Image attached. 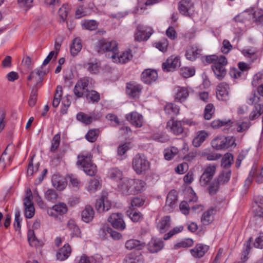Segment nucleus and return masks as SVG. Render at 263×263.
<instances>
[{
	"instance_id": "1",
	"label": "nucleus",
	"mask_w": 263,
	"mask_h": 263,
	"mask_svg": "<svg viewBox=\"0 0 263 263\" xmlns=\"http://www.w3.org/2000/svg\"><path fill=\"white\" fill-rule=\"evenodd\" d=\"M145 182L139 179H124L118 185L119 191L125 195L135 194L144 190Z\"/></svg>"
},
{
	"instance_id": "2",
	"label": "nucleus",
	"mask_w": 263,
	"mask_h": 263,
	"mask_svg": "<svg viewBox=\"0 0 263 263\" xmlns=\"http://www.w3.org/2000/svg\"><path fill=\"white\" fill-rule=\"evenodd\" d=\"M206 61L210 64H213L212 69L217 79L222 80L226 74L227 71L225 66L228 61L224 56L218 57L216 55H210L206 57Z\"/></svg>"
},
{
	"instance_id": "3",
	"label": "nucleus",
	"mask_w": 263,
	"mask_h": 263,
	"mask_svg": "<svg viewBox=\"0 0 263 263\" xmlns=\"http://www.w3.org/2000/svg\"><path fill=\"white\" fill-rule=\"evenodd\" d=\"M77 165L80 167L86 174L93 176L97 171V166L92 162V155L90 153L82 154L78 156Z\"/></svg>"
},
{
	"instance_id": "4",
	"label": "nucleus",
	"mask_w": 263,
	"mask_h": 263,
	"mask_svg": "<svg viewBox=\"0 0 263 263\" xmlns=\"http://www.w3.org/2000/svg\"><path fill=\"white\" fill-rule=\"evenodd\" d=\"M247 103L254 105V108L250 114L249 119L254 120L258 118L263 113V104L260 103V98L253 91L249 97Z\"/></svg>"
},
{
	"instance_id": "5",
	"label": "nucleus",
	"mask_w": 263,
	"mask_h": 263,
	"mask_svg": "<svg viewBox=\"0 0 263 263\" xmlns=\"http://www.w3.org/2000/svg\"><path fill=\"white\" fill-rule=\"evenodd\" d=\"M96 47L99 52L106 51V55L110 58L115 56V52L118 50V44L116 41L101 39L98 41Z\"/></svg>"
},
{
	"instance_id": "6",
	"label": "nucleus",
	"mask_w": 263,
	"mask_h": 263,
	"mask_svg": "<svg viewBox=\"0 0 263 263\" xmlns=\"http://www.w3.org/2000/svg\"><path fill=\"white\" fill-rule=\"evenodd\" d=\"M133 167L137 173L140 174L149 168V163L144 155L138 154L133 158Z\"/></svg>"
},
{
	"instance_id": "7",
	"label": "nucleus",
	"mask_w": 263,
	"mask_h": 263,
	"mask_svg": "<svg viewBox=\"0 0 263 263\" xmlns=\"http://www.w3.org/2000/svg\"><path fill=\"white\" fill-rule=\"evenodd\" d=\"M91 80V79L89 78L84 77L77 82L73 89V92L77 97H82L84 92L87 93Z\"/></svg>"
},
{
	"instance_id": "8",
	"label": "nucleus",
	"mask_w": 263,
	"mask_h": 263,
	"mask_svg": "<svg viewBox=\"0 0 263 263\" xmlns=\"http://www.w3.org/2000/svg\"><path fill=\"white\" fill-rule=\"evenodd\" d=\"M137 30L135 34V40L138 42L147 41L153 33L152 28L141 25H138L137 26Z\"/></svg>"
},
{
	"instance_id": "9",
	"label": "nucleus",
	"mask_w": 263,
	"mask_h": 263,
	"mask_svg": "<svg viewBox=\"0 0 263 263\" xmlns=\"http://www.w3.org/2000/svg\"><path fill=\"white\" fill-rule=\"evenodd\" d=\"M108 221L114 228L118 230L122 231L126 227L125 223L123 219V215L121 213H112L108 218Z\"/></svg>"
},
{
	"instance_id": "10",
	"label": "nucleus",
	"mask_w": 263,
	"mask_h": 263,
	"mask_svg": "<svg viewBox=\"0 0 263 263\" xmlns=\"http://www.w3.org/2000/svg\"><path fill=\"white\" fill-rule=\"evenodd\" d=\"M32 195L30 189L27 192V196L24 199V205L25 208V215L27 218H31L34 215L35 209L32 202Z\"/></svg>"
},
{
	"instance_id": "11",
	"label": "nucleus",
	"mask_w": 263,
	"mask_h": 263,
	"mask_svg": "<svg viewBox=\"0 0 263 263\" xmlns=\"http://www.w3.org/2000/svg\"><path fill=\"white\" fill-rule=\"evenodd\" d=\"M167 129L175 135H179L183 133L184 128L182 126V121L172 118L167 121L166 124Z\"/></svg>"
},
{
	"instance_id": "12",
	"label": "nucleus",
	"mask_w": 263,
	"mask_h": 263,
	"mask_svg": "<svg viewBox=\"0 0 263 263\" xmlns=\"http://www.w3.org/2000/svg\"><path fill=\"white\" fill-rule=\"evenodd\" d=\"M216 166L209 165L204 170L200 178V184L202 186L206 185L212 179L216 172Z\"/></svg>"
},
{
	"instance_id": "13",
	"label": "nucleus",
	"mask_w": 263,
	"mask_h": 263,
	"mask_svg": "<svg viewBox=\"0 0 263 263\" xmlns=\"http://www.w3.org/2000/svg\"><path fill=\"white\" fill-rule=\"evenodd\" d=\"M180 66V59L178 57L171 56L162 64V68L164 71L170 72L175 70Z\"/></svg>"
},
{
	"instance_id": "14",
	"label": "nucleus",
	"mask_w": 263,
	"mask_h": 263,
	"mask_svg": "<svg viewBox=\"0 0 263 263\" xmlns=\"http://www.w3.org/2000/svg\"><path fill=\"white\" fill-rule=\"evenodd\" d=\"M179 10L183 15L190 16L194 12V5L192 0H181L179 4Z\"/></svg>"
},
{
	"instance_id": "15",
	"label": "nucleus",
	"mask_w": 263,
	"mask_h": 263,
	"mask_svg": "<svg viewBox=\"0 0 263 263\" xmlns=\"http://www.w3.org/2000/svg\"><path fill=\"white\" fill-rule=\"evenodd\" d=\"M133 58L130 51H124L121 54H119V50L115 52V56L111 57L112 61L115 63L124 64L128 62Z\"/></svg>"
},
{
	"instance_id": "16",
	"label": "nucleus",
	"mask_w": 263,
	"mask_h": 263,
	"mask_svg": "<svg viewBox=\"0 0 263 263\" xmlns=\"http://www.w3.org/2000/svg\"><path fill=\"white\" fill-rule=\"evenodd\" d=\"M158 78L157 71L153 69L145 70L141 74V80L145 84H150Z\"/></svg>"
},
{
	"instance_id": "17",
	"label": "nucleus",
	"mask_w": 263,
	"mask_h": 263,
	"mask_svg": "<svg viewBox=\"0 0 263 263\" xmlns=\"http://www.w3.org/2000/svg\"><path fill=\"white\" fill-rule=\"evenodd\" d=\"M67 211V207L65 203L60 202L54 206L51 209L48 210V214L52 217H58V215H63Z\"/></svg>"
},
{
	"instance_id": "18",
	"label": "nucleus",
	"mask_w": 263,
	"mask_h": 263,
	"mask_svg": "<svg viewBox=\"0 0 263 263\" xmlns=\"http://www.w3.org/2000/svg\"><path fill=\"white\" fill-rule=\"evenodd\" d=\"M126 119L132 124L137 127H140L143 124V117L136 111L132 112L126 115Z\"/></svg>"
},
{
	"instance_id": "19",
	"label": "nucleus",
	"mask_w": 263,
	"mask_h": 263,
	"mask_svg": "<svg viewBox=\"0 0 263 263\" xmlns=\"http://www.w3.org/2000/svg\"><path fill=\"white\" fill-rule=\"evenodd\" d=\"M174 91V99L176 102L182 103L186 100L189 96V91L185 87L177 86Z\"/></svg>"
},
{
	"instance_id": "20",
	"label": "nucleus",
	"mask_w": 263,
	"mask_h": 263,
	"mask_svg": "<svg viewBox=\"0 0 263 263\" xmlns=\"http://www.w3.org/2000/svg\"><path fill=\"white\" fill-rule=\"evenodd\" d=\"M110 202L108 200L107 198L103 195L96 201V208L98 212L101 213L107 211L110 208Z\"/></svg>"
},
{
	"instance_id": "21",
	"label": "nucleus",
	"mask_w": 263,
	"mask_h": 263,
	"mask_svg": "<svg viewBox=\"0 0 263 263\" xmlns=\"http://www.w3.org/2000/svg\"><path fill=\"white\" fill-rule=\"evenodd\" d=\"M164 247V242L160 239H152L147 245V249L152 253H157Z\"/></svg>"
},
{
	"instance_id": "22",
	"label": "nucleus",
	"mask_w": 263,
	"mask_h": 263,
	"mask_svg": "<svg viewBox=\"0 0 263 263\" xmlns=\"http://www.w3.org/2000/svg\"><path fill=\"white\" fill-rule=\"evenodd\" d=\"M209 249L208 246L199 243L194 248L191 249L190 252L194 257L200 258L202 257Z\"/></svg>"
},
{
	"instance_id": "23",
	"label": "nucleus",
	"mask_w": 263,
	"mask_h": 263,
	"mask_svg": "<svg viewBox=\"0 0 263 263\" xmlns=\"http://www.w3.org/2000/svg\"><path fill=\"white\" fill-rule=\"evenodd\" d=\"M141 86L136 83H128L126 86L127 94L132 98L138 97L141 91Z\"/></svg>"
},
{
	"instance_id": "24",
	"label": "nucleus",
	"mask_w": 263,
	"mask_h": 263,
	"mask_svg": "<svg viewBox=\"0 0 263 263\" xmlns=\"http://www.w3.org/2000/svg\"><path fill=\"white\" fill-rule=\"evenodd\" d=\"M177 200V196L174 190L171 191L167 194L165 209L166 210L171 212L173 211Z\"/></svg>"
},
{
	"instance_id": "25",
	"label": "nucleus",
	"mask_w": 263,
	"mask_h": 263,
	"mask_svg": "<svg viewBox=\"0 0 263 263\" xmlns=\"http://www.w3.org/2000/svg\"><path fill=\"white\" fill-rule=\"evenodd\" d=\"M227 138L224 136H219L212 141L211 144L213 147L217 149H221L227 147Z\"/></svg>"
},
{
	"instance_id": "26",
	"label": "nucleus",
	"mask_w": 263,
	"mask_h": 263,
	"mask_svg": "<svg viewBox=\"0 0 263 263\" xmlns=\"http://www.w3.org/2000/svg\"><path fill=\"white\" fill-rule=\"evenodd\" d=\"M95 212L90 205H86L85 209L82 211V219L85 222L88 223L93 219Z\"/></svg>"
},
{
	"instance_id": "27",
	"label": "nucleus",
	"mask_w": 263,
	"mask_h": 263,
	"mask_svg": "<svg viewBox=\"0 0 263 263\" xmlns=\"http://www.w3.org/2000/svg\"><path fill=\"white\" fill-rule=\"evenodd\" d=\"M71 254V248L68 243H66L57 253V259L63 261L66 260Z\"/></svg>"
},
{
	"instance_id": "28",
	"label": "nucleus",
	"mask_w": 263,
	"mask_h": 263,
	"mask_svg": "<svg viewBox=\"0 0 263 263\" xmlns=\"http://www.w3.org/2000/svg\"><path fill=\"white\" fill-rule=\"evenodd\" d=\"M192 195L193 196L192 199H189V201H183L180 204V210L185 215L189 214V210L191 207V203L193 202H196L197 201L198 198L195 194L192 193Z\"/></svg>"
},
{
	"instance_id": "29",
	"label": "nucleus",
	"mask_w": 263,
	"mask_h": 263,
	"mask_svg": "<svg viewBox=\"0 0 263 263\" xmlns=\"http://www.w3.org/2000/svg\"><path fill=\"white\" fill-rule=\"evenodd\" d=\"M201 50L197 48V46H190L186 51V58L191 60L194 61L200 54Z\"/></svg>"
},
{
	"instance_id": "30",
	"label": "nucleus",
	"mask_w": 263,
	"mask_h": 263,
	"mask_svg": "<svg viewBox=\"0 0 263 263\" xmlns=\"http://www.w3.org/2000/svg\"><path fill=\"white\" fill-rule=\"evenodd\" d=\"M171 226V217L169 216L163 217L157 224V228L161 233H164Z\"/></svg>"
},
{
	"instance_id": "31",
	"label": "nucleus",
	"mask_w": 263,
	"mask_h": 263,
	"mask_svg": "<svg viewBox=\"0 0 263 263\" xmlns=\"http://www.w3.org/2000/svg\"><path fill=\"white\" fill-rule=\"evenodd\" d=\"M145 243L137 239H129L126 241L125 247L127 249H136L141 250L144 247Z\"/></svg>"
},
{
	"instance_id": "32",
	"label": "nucleus",
	"mask_w": 263,
	"mask_h": 263,
	"mask_svg": "<svg viewBox=\"0 0 263 263\" xmlns=\"http://www.w3.org/2000/svg\"><path fill=\"white\" fill-rule=\"evenodd\" d=\"M166 114L171 116H177L179 114L180 108L177 105L172 103H167L164 107Z\"/></svg>"
},
{
	"instance_id": "33",
	"label": "nucleus",
	"mask_w": 263,
	"mask_h": 263,
	"mask_svg": "<svg viewBox=\"0 0 263 263\" xmlns=\"http://www.w3.org/2000/svg\"><path fill=\"white\" fill-rule=\"evenodd\" d=\"M143 258L141 254L130 253L127 255L123 263H143Z\"/></svg>"
},
{
	"instance_id": "34",
	"label": "nucleus",
	"mask_w": 263,
	"mask_h": 263,
	"mask_svg": "<svg viewBox=\"0 0 263 263\" xmlns=\"http://www.w3.org/2000/svg\"><path fill=\"white\" fill-rule=\"evenodd\" d=\"M233 162V156L230 153L224 154L221 159V165L223 170H230V167Z\"/></svg>"
},
{
	"instance_id": "35",
	"label": "nucleus",
	"mask_w": 263,
	"mask_h": 263,
	"mask_svg": "<svg viewBox=\"0 0 263 263\" xmlns=\"http://www.w3.org/2000/svg\"><path fill=\"white\" fill-rule=\"evenodd\" d=\"M231 171L230 170H222L216 180L220 185L227 183L231 177Z\"/></svg>"
},
{
	"instance_id": "36",
	"label": "nucleus",
	"mask_w": 263,
	"mask_h": 263,
	"mask_svg": "<svg viewBox=\"0 0 263 263\" xmlns=\"http://www.w3.org/2000/svg\"><path fill=\"white\" fill-rule=\"evenodd\" d=\"M207 137L208 133L206 132L204 130L200 131L198 135L193 140V145L196 147L200 146Z\"/></svg>"
},
{
	"instance_id": "37",
	"label": "nucleus",
	"mask_w": 263,
	"mask_h": 263,
	"mask_svg": "<svg viewBox=\"0 0 263 263\" xmlns=\"http://www.w3.org/2000/svg\"><path fill=\"white\" fill-rule=\"evenodd\" d=\"M214 211V209L212 208L203 213L201 220L204 225H208L213 221Z\"/></svg>"
},
{
	"instance_id": "38",
	"label": "nucleus",
	"mask_w": 263,
	"mask_h": 263,
	"mask_svg": "<svg viewBox=\"0 0 263 263\" xmlns=\"http://www.w3.org/2000/svg\"><path fill=\"white\" fill-rule=\"evenodd\" d=\"M252 17V13L249 11H245L236 16L233 20L236 22L246 23L247 22L251 20Z\"/></svg>"
},
{
	"instance_id": "39",
	"label": "nucleus",
	"mask_w": 263,
	"mask_h": 263,
	"mask_svg": "<svg viewBox=\"0 0 263 263\" xmlns=\"http://www.w3.org/2000/svg\"><path fill=\"white\" fill-rule=\"evenodd\" d=\"M82 46L80 38L76 37L72 41V44L70 46V52L73 55H76L81 51Z\"/></svg>"
},
{
	"instance_id": "40",
	"label": "nucleus",
	"mask_w": 263,
	"mask_h": 263,
	"mask_svg": "<svg viewBox=\"0 0 263 263\" xmlns=\"http://www.w3.org/2000/svg\"><path fill=\"white\" fill-rule=\"evenodd\" d=\"M250 176L252 177L256 176V181L258 183H261L263 182V167L257 169L255 167H252L250 172Z\"/></svg>"
},
{
	"instance_id": "41",
	"label": "nucleus",
	"mask_w": 263,
	"mask_h": 263,
	"mask_svg": "<svg viewBox=\"0 0 263 263\" xmlns=\"http://www.w3.org/2000/svg\"><path fill=\"white\" fill-rule=\"evenodd\" d=\"M101 184L100 180L97 178L91 179L89 182L88 190L91 192H94L101 187Z\"/></svg>"
},
{
	"instance_id": "42",
	"label": "nucleus",
	"mask_w": 263,
	"mask_h": 263,
	"mask_svg": "<svg viewBox=\"0 0 263 263\" xmlns=\"http://www.w3.org/2000/svg\"><path fill=\"white\" fill-rule=\"evenodd\" d=\"M77 119L85 124H90L92 121V117L88 116L83 112H80L77 115Z\"/></svg>"
},
{
	"instance_id": "43",
	"label": "nucleus",
	"mask_w": 263,
	"mask_h": 263,
	"mask_svg": "<svg viewBox=\"0 0 263 263\" xmlns=\"http://www.w3.org/2000/svg\"><path fill=\"white\" fill-rule=\"evenodd\" d=\"M253 21L257 25L263 26V12L260 10H257L252 13Z\"/></svg>"
},
{
	"instance_id": "44",
	"label": "nucleus",
	"mask_w": 263,
	"mask_h": 263,
	"mask_svg": "<svg viewBox=\"0 0 263 263\" xmlns=\"http://www.w3.org/2000/svg\"><path fill=\"white\" fill-rule=\"evenodd\" d=\"M53 186L59 191L63 190L66 186V183L57 177H53L52 179Z\"/></svg>"
},
{
	"instance_id": "45",
	"label": "nucleus",
	"mask_w": 263,
	"mask_h": 263,
	"mask_svg": "<svg viewBox=\"0 0 263 263\" xmlns=\"http://www.w3.org/2000/svg\"><path fill=\"white\" fill-rule=\"evenodd\" d=\"M193 240L191 238L185 239L174 245V248L177 249L179 248H188L193 245Z\"/></svg>"
},
{
	"instance_id": "46",
	"label": "nucleus",
	"mask_w": 263,
	"mask_h": 263,
	"mask_svg": "<svg viewBox=\"0 0 263 263\" xmlns=\"http://www.w3.org/2000/svg\"><path fill=\"white\" fill-rule=\"evenodd\" d=\"M82 25L87 30H94L97 28L98 24L95 20H85L82 22Z\"/></svg>"
},
{
	"instance_id": "47",
	"label": "nucleus",
	"mask_w": 263,
	"mask_h": 263,
	"mask_svg": "<svg viewBox=\"0 0 263 263\" xmlns=\"http://www.w3.org/2000/svg\"><path fill=\"white\" fill-rule=\"evenodd\" d=\"M84 67L90 73L95 74L99 72V65L97 63H88L84 64Z\"/></svg>"
},
{
	"instance_id": "48",
	"label": "nucleus",
	"mask_w": 263,
	"mask_h": 263,
	"mask_svg": "<svg viewBox=\"0 0 263 263\" xmlns=\"http://www.w3.org/2000/svg\"><path fill=\"white\" fill-rule=\"evenodd\" d=\"M214 107L212 104H208L205 107L204 111V118L205 120L211 119L213 114L214 112Z\"/></svg>"
},
{
	"instance_id": "49",
	"label": "nucleus",
	"mask_w": 263,
	"mask_h": 263,
	"mask_svg": "<svg viewBox=\"0 0 263 263\" xmlns=\"http://www.w3.org/2000/svg\"><path fill=\"white\" fill-rule=\"evenodd\" d=\"M86 96L87 99L92 102H98L100 100V95L96 91L88 90Z\"/></svg>"
},
{
	"instance_id": "50",
	"label": "nucleus",
	"mask_w": 263,
	"mask_h": 263,
	"mask_svg": "<svg viewBox=\"0 0 263 263\" xmlns=\"http://www.w3.org/2000/svg\"><path fill=\"white\" fill-rule=\"evenodd\" d=\"M179 151L176 147H172L170 149L165 151L164 158L167 160H170L176 155Z\"/></svg>"
},
{
	"instance_id": "51",
	"label": "nucleus",
	"mask_w": 263,
	"mask_h": 263,
	"mask_svg": "<svg viewBox=\"0 0 263 263\" xmlns=\"http://www.w3.org/2000/svg\"><path fill=\"white\" fill-rule=\"evenodd\" d=\"M61 141V136L60 134L55 135L51 141V146L50 151L54 152L58 148Z\"/></svg>"
},
{
	"instance_id": "52",
	"label": "nucleus",
	"mask_w": 263,
	"mask_h": 263,
	"mask_svg": "<svg viewBox=\"0 0 263 263\" xmlns=\"http://www.w3.org/2000/svg\"><path fill=\"white\" fill-rule=\"evenodd\" d=\"M28 240L29 245L32 247H36L39 243V241L36 238L34 231L29 230L28 232Z\"/></svg>"
},
{
	"instance_id": "53",
	"label": "nucleus",
	"mask_w": 263,
	"mask_h": 263,
	"mask_svg": "<svg viewBox=\"0 0 263 263\" xmlns=\"http://www.w3.org/2000/svg\"><path fill=\"white\" fill-rule=\"evenodd\" d=\"M252 238H250L247 241L246 244H245L246 246V248L244 251L242 252L241 259L243 261V262L246 261L248 259V254L249 253V251L251 249L250 244L251 242Z\"/></svg>"
},
{
	"instance_id": "54",
	"label": "nucleus",
	"mask_w": 263,
	"mask_h": 263,
	"mask_svg": "<svg viewBox=\"0 0 263 263\" xmlns=\"http://www.w3.org/2000/svg\"><path fill=\"white\" fill-rule=\"evenodd\" d=\"M45 196L47 200L49 201L54 202L57 199L58 195L55 191L51 189H49L46 192Z\"/></svg>"
},
{
	"instance_id": "55",
	"label": "nucleus",
	"mask_w": 263,
	"mask_h": 263,
	"mask_svg": "<svg viewBox=\"0 0 263 263\" xmlns=\"http://www.w3.org/2000/svg\"><path fill=\"white\" fill-rule=\"evenodd\" d=\"M98 130L92 129L88 131L85 136L86 139L90 142H95L98 137Z\"/></svg>"
},
{
	"instance_id": "56",
	"label": "nucleus",
	"mask_w": 263,
	"mask_h": 263,
	"mask_svg": "<svg viewBox=\"0 0 263 263\" xmlns=\"http://www.w3.org/2000/svg\"><path fill=\"white\" fill-rule=\"evenodd\" d=\"M110 228L107 226H103L99 231V236L102 239H106L109 237Z\"/></svg>"
},
{
	"instance_id": "57",
	"label": "nucleus",
	"mask_w": 263,
	"mask_h": 263,
	"mask_svg": "<svg viewBox=\"0 0 263 263\" xmlns=\"http://www.w3.org/2000/svg\"><path fill=\"white\" fill-rule=\"evenodd\" d=\"M168 46V41L166 39H162L159 42L155 43V47L160 51L164 52Z\"/></svg>"
},
{
	"instance_id": "58",
	"label": "nucleus",
	"mask_w": 263,
	"mask_h": 263,
	"mask_svg": "<svg viewBox=\"0 0 263 263\" xmlns=\"http://www.w3.org/2000/svg\"><path fill=\"white\" fill-rule=\"evenodd\" d=\"M126 213L134 222L139 221L142 216L140 212H134L133 211H127Z\"/></svg>"
},
{
	"instance_id": "59",
	"label": "nucleus",
	"mask_w": 263,
	"mask_h": 263,
	"mask_svg": "<svg viewBox=\"0 0 263 263\" xmlns=\"http://www.w3.org/2000/svg\"><path fill=\"white\" fill-rule=\"evenodd\" d=\"M183 227L182 226L176 227L174 228L168 233L165 234L164 236V239L167 240L170 239L175 234H176L183 230Z\"/></svg>"
},
{
	"instance_id": "60",
	"label": "nucleus",
	"mask_w": 263,
	"mask_h": 263,
	"mask_svg": "<svg viewBox=\"0 0 263 263\" xmlns=\"http://www.w3.org/2000/svg\"><path fill=\"white\" fill-rule=\"evenodd\" d=\"M68 225L69 229L72 231L71 234L72 236H79L80 234V230L79 228L76 225L73 221H69Z\"/></svg>"
},
{
	"instance_id": "61",
	"label": "nucleus",
	"mask_w": 263,
	"mask_h": 263,
	"mask_svg": "<svg viewBox=\"0 0 263 263\" xmlns=\"http://www.w3.org/2000/svg\"><path fill=\"white\" fill-rule=\"evenodd\" d=\"M37 89L33 88L31 91L30 98L28 101V104L30 106L33 107L35 105L37 100Z\"/></svg>"
},
{
	"instance_id": "62",
	"label": "nucleus",
	"mask_w": 263,
	"mask_h": 263,
	"mask_svg": "<svg viewBox=\"0 0 263 263\" xmlns=\"http://www.w3.org/2000/svg\"><path fill=\"white\" fill-rule=\"evenodd\" d=\"M68 179L70 186L74 187L75 190L79 189L80 186V182L77 178L71 175L69 176Z\"/></svg>"
},
{
	"instance_id": "63",
	"label": "nucleus",
	"mask_w": 263,
	"mask_h": 263,
	"mask_svg": "<svg viewBox=\"0 0 263 263\" xmlns=\"http://www.w3.org/2000/svg\"><path fill=\"white\" fill-rule=\"evenodd\" d=\"M109 177L115 180H121L122 176V172L117 168L111 169L109 173Z\"/></svg>"
},
{
	"instance_id": "64",
	"label": "nucleus",
	"mask_w": 263,
	"mask_h": 263,
	"mask_svg": "<svg viewBox=\"0 0 263 263\" xmlns=\"http://www.w3.org/2000/svg\"><path fill=\"white\" fill-rule=\"evenodd\" d=\"M220 184L218 183L216 180L212 181L209 188V192L210 195H214L217 193L218 191L219 187Z\"/></svg>"
}]
</instances>
